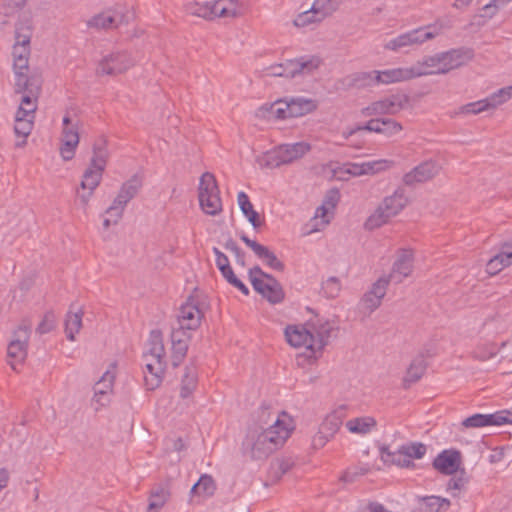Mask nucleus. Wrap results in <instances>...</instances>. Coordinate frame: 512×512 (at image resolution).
Listing matches in <instances>:
<instances>
[{
    "instance_id": "1",
    "label": "nucleus",
    "mask_w": 512,
    "mask_h": 512,
    "mask_svg": "<svg viewBox=\"0 0 512 512\" xmlns=\"http://www.w3.org/2000/svg\"><path fill=\"white\" fill-rule=\"evenodd\" d=\"M294 428L292 417L285 411L267 429L250 427L242 442L243 454L253 460L268 458L284 445Z\"/></svg>"
},
{
    "instance_id": "2",
    "label": "nucleus",
    "mask_w": 512,
    "mask_h": 512,
    "mask_svg": "<svg viewBox=\"0 0 512 512\" xmlns=\"http://www.w3.org/2000/svg\"><path fill=\"white\" fill-rule=\"evenodd\" d=\"M335 326L323 318L310 319L304 324H291L284 330L286 341L295 348H305L309 361H315L328 345Z\"/></svg>"
},
{
    "instance_id": "3",
    "label": "nucleus",
    "mask_w": 512,
    "mask_h": 512,
    "mask_svg": "<svg viewBox=\"0 0 512 512\" xmlns=\"http://www.w3.org/2000/svg\"><path fill=\"white\" fill-rule=\"evenodd\" d=\"M147 346V351L143 355L144 383L147 390H155L161 385L167 366L163 335L160 330L150 332Z\"/></svg>"
},
{
    "instance_id": "4",
    "label": "nucleus",
    "mask_w": 512,
    "mask_h": 512,
    "mask_svg": "<svg viewBox=\"0 0 512 512\" xmlns=\"http://www.w3.org/2000/svg\"><path fill=\"white\" fill-rule=\"evenodd\" d=\"M189 15L203 18L207 21L217 19L231 20L243 14V5L239 0L193 1L185 5Z\"/></svg>"
},
{
    "instance_id": "5",
    "label": "nucleus",
    "mask_w": 512,
    "mask_h": 512,
    "mask_svg": "<svg viewBox=\"0 0 512 512\" xmlns=\"http://www.w3.org/2000/svg\"><path fill=\"white\" fill-rule=\"evenodd\" d=\"M408 199L402 189H397L387 196L365 221V228L373 230L386 224L390 218L399 214L407 205Z\"/></svg>"
},
{
    "instance_id": "6",
    "label": "nucleus",
    "mask_w": 512,
    "mask_h": 512,
    "mask_svg": "<svg viewBox=\"0 0 512 512\" xmlns=\"http://www.w3.org/2000/svg\"><path fill=\"white\" fill-rule=\"evenodd\" d=\"M441 30V26L437 24L418 27L388 40L383 47L388 51L400 52L405 48L420 46L428 40L434 39L441 34Z\"/></svg>"
},
{
    "instance_id": "7",
    "label": "nucleus",
    "mask_w": 512,
    "mask_h": 512,
    "mask_svg": "<svg viewBox=\"0 0 512 512\" xmlns=\"http://www.w3.org/2000/svg\"><path fill=\"white\" fill-rule=\"evenodd\" d=\"M253 289L272 304L280 303L284 299L281 284L270 274L265 273L256 265L248 271Z\"/></svg>"
},
{
    "instance_id": "8",
    "label": "nucleus",
    "mask_w": 512,
    "mask_h": 512,
    "mask_svg": "<svg viewBox=\"0 0 512 512\" xmlns=\"http://www.w3.org/2000/svg\"><path fill=\"white\" fill-rule=\"evenodd\" d=\"M109 157L108 150L104 141H100L93 146V156L89 167L85 170L81 181L83 190H95L100 184Z\"/></svg>"
},
{
    "instance_id": "9",
    "label": "nucleus",
    "mask_w": 512,
    "mask_h": 512,
    "mask_svg": "<svg viewBox=\"0 0 512 512\" xmlns=\"http://www.w3.org/2000/svg\"><path fill=\"white\" fill-rule=\"evenodd\" d=\"M198 197L204 213L214 216L222 211L220 191L212 173L205 172L200 177Z\"/></svg>"
},
{
    "instance_id": "10",
    "label": "nucleus",
    "mask_w": 512,
    "mask_h": 512,
    "mask_svg": "<svg viewBox=\"0 0 512 512\" xmlns=\"http://www.w3.org/2000/svg\"><path fill=\"white\" fill-rule=\"evenodd\" d=\"M410 98L404 92L386 95L361 110L365 117L378 115H396L409 105Z\"/></svg>"
},
{
    "instance_id": "11",
    "label": "nucleus",
    "mask_w": 512,
    "mask_h": 512,
    "mask_svg": "<svg viewBox=\"0 0 512 512\" xmlns=\"http://www.w3.org/2000/svg\"><path fill=\"white\" fill-rule=\"evenodd\" d=\"M346 416L344 405L328 413L320 424L318 432L313 436V447L316 449L322 448L337 433Z\"/></svg>"
},
{
    "instance_id": "12",
    "label": "nucleus",
    "mask_w": 512,
    "mask_h": 512,
    "mask_svg": "<svg viewBox=\"0 0 512 512\" xmlns=\"http://www.w3.org/2000/svg\"><path fill=\"white\" fill-rule=\"evenodd\" d=\"M342 0H315L310 9L300 13L294 19V25L305 27L315 22H321L335 12Z\"/></svg>"
},
{
    "instance_id": "13",
    "label": "nucleus",
    "mask_w": 512,
    "mask_h": 512,
    "mask_svg": "<svg viewBox=\"0 0 512 512\" xmlns=\"http://www.w3.org/2000/svg\"><path fill=\"white\" fill-rule=\"evenodd\" d=\"M142 187V178L135 174L125 181L112 204L108 207V212L115 213L116 219L122 218L127 204L138 194Z\"/></svg>"
},
{
    "instance_id": "14",
    "label": "nucleus",
    "mask_w": 512,
    "mask_h": 512,
    "mask_svg": "<svg viewBox=\"0 0 512 512\" xmlns=\"http://www.w3.org/2000/svg\"><path fill=\"white\" fill-rule=\"evenodd\" d=\"M29 338L30 330L26 326H20L14 331L13 338L7 347L8 364L13 370H16V366L25 360Z\"/></svg>"
},
{
    "instance_id": "15",
    "label": "nucleus",
    "mask_w": 512,
    "mask_h": 512,
    "mask_svg": "<svg viewBox=\"0 0 512 512\" xmlns=\"http://www.w3.org/2000/svg\"><path fill=\"white\" fill-rule=\"evenodd\" d=\"M134 65V61L127 52H114L104 56L98 63L97 75L116 76L124 73Z\"/></svg>"
},
{
    "instance_id": "16",
    "label": "nucleus",
    "mask_w": 512,
    "mask_h": 512,
    "mask_svg": "<svg viewBox=\"0 0 512 512\" xmlns=\"http://www.w3.org/2000/svg\"><path fill=\"white\" fill-rule=\"evenodd\" d=\"M30 26H16L15 44L13 46V69H28V58L30 55Z\"/></svg>"
},
{
    "instance_id": "17",
    "label": "nucleus",
    "mask_w": 512,
    "mask_h": 512,
    "mask_svg": "<svg viewBox=\"0 0 512 512\" xmlns=\"http://www.w3.org/2000/svg\"><path fill=\"white\" fill-rule=\"evenodd\" d=\"M509 423H512V413L507 410H502L491 414H473L462 421V426L465 428H482L487 426H502Z\"/></svg>"
},
{
    "instance_id": "18",
    "label": "nucleus",
    "mask_w": 512,
    "mask_h": 512,
    "mask_svg": "<svg viewBox=\"0 0 512 512\" xmlns=\"http://www.w3.org/2000/svg\"><path fill=\"white\" fill-rule=\"evenodd\" d=\"M178 323L181 331L195 330L199 327L203 313L196 301L190 297L180 306L178 313Z\"/></svg>"
},
{
    "instance_id": "19",
    "label": "nucleus",
    "mask_w": 512,
    "mask_h": 512,
    "mask_svg": "<svg viewBox=\"0 0 512 512\" xmlns=\"http://www.w3.org/2000/svg\"><path fill=\"white\" fill-rule=\"evenodd\" d=\"M115 378V372L107 370L100 380L96 382L93 396V404L95 405L96 410H99L110 403Z\"/></svg>"
},
{
    "instance_id": "20",
    "label": "nucleus",
    "mask_w": 512,
    "mask_h": 512,
    "mask_svg": "<svg viewBox=\"0 0 512 512\" xmlns=\"http://www.w3.org/2000/svg\"><path fill=\"white\" fill-rule=\"evenodd\" d=\"M240 239L253 251L255 256L261 260L266 266L276 271H283L285 265L280 261L275 253L267 246L250 239L247 235L242 234Z\"/></svg>"
},
{
    "instance_id": "21",
    "label": "nucleus",
    "mask_w": 512,
    "mask_h": 512,
    "mask_svg": "<svg viewBox=\"0 0 512 512\" xmlns=\"http://www.w3.org/2000/svg\"><path fill=\"white\" fill-rule=\"evenodd\" d=\"M440 167L434 161H425L403 176V182L407 186L426 182L439 173Z\"/></svg>"
},
{
    "instance_id": "22",
    "label": "nucleus",
    "mask_w": 512,
    "mask_h": 512,
    "mask_svg": "<svg viewBox=\"0 0 512 512\" xmlns=\"http://www.w3.org/2000/svg\"><path fill=\"white\" fill-rule=\"evenodd\" d=\"M389 280L386 277H380L372 284V287L367 291L361 299V305L369 313L376 310L386 295Z\"/></svg>"
},
{
    "instance_id": "23",
    "label": "nucleus",
    "mask_w": 512,
    "mask_h": 512,
    "mask_svg": "<svg viewBox=\"0 0 512 512\" xmlns=\"http://www.w3.org/2000/svg\"><path fill=\"white\" fill-rule=\"evenodd\" d=\"M413 271V253L411 250H402L393 264L392 271L386 277L389 282L399 284Z\"/></svg>"
},
{
    "instance_id": "24",
    "label": "nucleus",
    "mask_w": 512,
    "mask_h": 512,
    "mask_svg": "<svg viewBox=\"0 0 512 512\" xmlns=\"http://www.w3.org/2000/svg\"><path fill=\"white\" fill-rule=\"evenodd\" d=\"M357 130H366L382 134L386 137L397 135L403 130L400 122L391 118H376L369 120L365 125L359 126Z\"/></svg>"
},
{
    "instance_id": "25",
    "label": "nucleus",
    "mask_w": 512,
    "mask_h": 512,
    "mask_svg": "<svg viewBox=\"0 0 512 512\" xmlns=\"http://www.w3.org/2000/svg\"><path fill=\"white\" fill-rule=\"evenodd\" d=\"M79 123L63 128L60 146V155L64 161L73 159L79 144Z\"/></svg>"
},
{
    "instance_id": "26",
    "label": "nucleus",
    "mask_w": 512,
    "mask_h": 512,
    "mask_svg": "<svg viewBox=\"0 0 512 512\" xmlns=\"http://www.w3.org/2000/svg\"><path fill=\"white\" fill-rule=\"evenodd\" d=\"M377 75L375 76L376 82L379 84H394L399 82L408 81L415 78V73L409 67H397L386 70H376Z\"/></svg>"
},
{
    "instance_id": "27",
    "label": "nucleus",
    "mask_w": 512,
    "mask_h": 512,
    "mask_svg": "<svg viewBox=\"0 0 512 512\" xmlns=\"http://www.w3.org/2000/svg\"><path fill=\"white\" fill-rule=\"evenodd\" d=\"M460 465V453L456 450H443L433 461V467L445 475L454 474Z\"/></svg>"
},
{
    "instance_id": "28",
    "label": "nucleus",
    "mask_w": 512,
    "mask_h": 512,
    "mask_svg": "<svg viewBox=\"0 0 512 512\" xmlns=\"http://www.w3.org/2000/svg\"><path fill=\"white\" fill-rule=\"evenodd\" d=\"M321 64L318 56H302L287 62L286 76L294 77L297 74H309Z\"/></svg>"
},
{
    "instance_id": "29",
    "label": "nucleus",
    "mask_w": 512,
    "mask_h": 512,
    "mask_svg": "<svg viewBox=\"0 0 512 512\" xmlns=\"http://www.w3.org/2000/svg\"><path fill=\"white\" fill-rule=\"evenodd\" d=\"M287 113L291 118L301 117L312 113L318 107L316 100L305 97H293L287 102Z\"/></svg>"
},
{
    "instance_id": "30",
    "label": "nucleus",
    "mask_w": 512,
    "mask_h": 512,
    "mask_svg": "<svg viewBox=\"0 0 512 512\" xmlns=\"http://www.w3.org/2000/svg\"><path fill=\"white\" fill-rule=\"evenodd\" d=\"M510 265H512V245L505 243L501 251L487 262L486 270L489 274L494 275Z\"/></svg>"
},
{
    "instance_id": "31",
    "label": "nucleus",
    "mask_w": 512,
    "mask_h": 512,
    "mask_svg": "<svg viewBox=\"0 0 512 512\" xmlns=\"http://www.w3.org/2000/svg\"><path fill=\"white\" fill-rule=\"evenodd\" d=\"M381 460L385 464L396 465L401 468H412L414 467L413 461H409L408 457L404 453L402 446L396 451H391L387 446L380 448Z\"/></svg>"
},
{
    "instance_id": "32",
    "label": "nucleus",
    "mask_w": 512,
    "mask_h": 512,
    "mask_svg": "<svg viewBox=\"0 0 512 512\" xmlns=\"http://www.w3.org/2000/svg\"><path fill=\"white\" fill-rule=\"evenodd\" d=\"M286 165L302 158L311 150V145L307 142H296L291 144L279 145Z\"/></svg>"
},
{
    "instance_id": "33",
    "label": "nucleus",
    "mask_w": 512,
    "mask_h": 512,
    "mask_svg": "<svg viewBox=\"0 0 512 512\" xmlns=\"http://www.w3.org/2000/svg\"><path fill=\"white\" fill-rule=\"evenodd\" d=\"M410 68L415 73H417V75H415V78L426 75L441 74L440 63L437 54L423 58L421 61H418L417 63L411 65Z\"/></svg>"
},
{
    "instance_id": "34",
    "label": "nucleus",
    "mask_w": 512,
    "mask_h": 512,
    "mask_svg": "<svg viewBox=\"0 0 512 512\" xmlns=\"http://www.w3.org/2000/svg\"><path fill=\"white\" fill-rule=\"evenodd\" d=\"M377 75L376 70L372 71H360L349 75L346 78L347 85L352 88L363 89L367 87H373L378 85L375 76Z\"/></svg>"
},
{
    "instance_id": "35",
    "label": "nucleus",
    "mask_w": 512,
    "mask_h": 512,
    "mask_svg": "<svg viewBox=\"0 0 512 512\" xmlns=\"http://www.w3.org/2000/svg\"><path fill=\"white\" fill-rule=\"evenodd\" d=\"M173 365L178 366L185 357L188 350L187 339L184 338V331L173 330L171 334Z\"/></svg>"
},
{
    "instance_id": "36",
    "label": "nucleus",
    "mask_w": 512,
    "mask_h": 512,
    "mask_svg": "<svg viewBox=\"0 0 512 512\" xmlns=\"http://www.w3.org/2000/svg\"><path fill=\"white\" fill-rule=\"evenodd\" d=\"M440 63V73H447L463 64V54L460 50H451L437 54Z\"/></svg>"
},
{
    "instance_id": "37",
    "label": "nucleus",
    "mask_w": 512,
    "mask_h": 512,
    "mask_svg": "<svg viewBox=\"0 0 512 512\" xmlns=\"http://www.w3.org/2000/svg\"><path fill=\"white\" fill-rule=\"evenodd\" d=\"M237 202L240 210L247 218V220L251 223V225L255 229L259 228L262 225V223L260 221L259 214L257 211L254 210L248 195L245 192L240 191L237 195Z\"/></svg>"
},
{
    "instance_id": "38",
    "label": "nucleus",
    "mask_w": 512,
    "mask_h": 512,
    "mask_svg": "<svg viewBox=\"0 0 512 512\" xmlns=\"http://www.w3.org/2000/svg\"><path fill=\"white\" fill-rule=\"evenodd\" d=\"M256 161L261 168L268 169H275L282 165H286L279 146L258 156Z\"/></svg>"
},
{
    "instance_id": "39",
    "label": "nucleus",
    "mask_w": 512,
    "mask_h": 512,
    "mask_svg": "<svg viewBox=\"0 0 512 512\" xmlns=\"http://www.w3.org/2000/svg\"><path fill=\"white\" fill-rule=\"evenodd\" d=\"M122 21L123 17L118 18L117 16L112 15L110 12H104L97 14L88 20L87 26L97 30L109 29L112 27H117Z\"/></svg>"
},
{
    "instance_id": "40",
    "label": "nucleus",
    "mask_w": 512,
    "mask_h": 512,
    "mask_svg": "<svg viewBox=\"0 0 512 512\" xmlns=\"http://www.w3.org/2000/svg\"><path fill=\"white\" fill-rule=\"evenodd\" d=\"M376 426V420L373 417L365 416L350 419L346 422V427L353 434H367Z\"/></svg>"
},
{
    "instance_id": "41",
    "label": "nucleus",
    "mask_w": 512,
    "mask_h": 512,
    "mask_svg": "<svg viewBox=\"0 0 512 512\" xmlns=\"http://www.w3.org/2000/svg\"><path fill=\"white\" fill-rule=\"evenodd\" d=\"M82 316L83 312L81 309H78L77 311L69 310L67 313L65 319V333L68 340H75V335L82 327Z\"/></svg>"
},
{
    "instance_id": "42",
    "label": "nucleus",
    "mask_w": 512,
    "mask_h": 512,
    "mask_svg": "<svg viewBox=\"0 0 512 512\" xmlns=\"http://www.w3.org/2000/svg\"><path fill=\"white\" fill-rule=\"evenodd\" d=\"M496 107H497V105H496L495 101L492 100L491 95H489L488 97H486L484 99H481V100H478L475 102H470V103H467V104L461 106L459 108L458 113L465 114V115L466 114L477 115L481 112L488 111V110L494 109Z\"/></svg>"
},
{
    "instance_id": "43",
    "label": "nucleus",
    "mask_w": 512,
    "mask_h": 512,
    "mask_svg": "<svg viewBox=\"0 0 512 512\" xmlns=\"http://www.w3.org/2000/svg\"><path fill=\"white\" fill-rule=\"evenodd\" d=\"M197 386V372L193 367H187L181 379L180 396L186 399L192 395Z\"/></svg>"
},
{
    "instance_id": "44",
    "label": "nucleus",
    "mask_w": 512,
    "mask_h": 512,
    "mask_svg": "<svg viewBox=\"0 0 512 512\" xmlns=\"http://www.w3.org/2000/svg\"><path fill=\"white\" fill-rule=\"evenodd\" d=\"M450 507V501L440 496H426L422 499V508L424 512H441Z\"/></svg>"
},
{
    "instance_id": "45",
    "label": "nucleus",
    "mask_w": 512,
    "mask_h": 512,
    "mask_svg": "<svg viewBox=\"0 0 512 512\" xmlns=\"http://www.w3.org/2000/svg\"><path fill=\"white\" fill-rule=\"evenodd\" d=\"M426 370V362L422 355L417 356L414 358L409 365L406 376H405V382L413 383L418 381Z\"/></svg>"
},
{
    "instance_id": "46",
    "label": "nucleus",
    "mask_w": 512,
    "mask_h": 512,
    "mask_svg": "<svg viewBox=\"0 0 512 512\" xmlns=\"http://www.w3.org/2000/svg\"><path fill=\"white\" fill-rule=\"evenodd\" d=\"M15 74V92L18 94L29 93V90L34 92L39 91V87H33L30 83V79L26 74L28 69H13Z\"/></svg>"
},
{
    "instance_id": "47",
    "label": "nucleus",
    "mask_w": 512,
    "mask_h": 512,
    "mask_svg": "<svg viewBox=\"0 0 512 512\" xmlns=\"http://www.w3.org/2000/svg\"><path fill=\"white\" fill-rule=\"evenodd\" d=\"M168 498L169 492L167 489L163 487H157L156 489L152 490L149 498L148 511L158 512L165 505Z\"/></svg>"
},
{
    "instance_id": "48",
    "label": "nucleus",
    "mask_w": 512,
    "mask_h": 512,
    "mask_svg": "<svg viewBox=\"0 0 512 512\" xmlns=\"http://www.w3.org/2000/svg\"><path fill=\"white\" fill-rule=\"evenodd\" d=\"M191 492L204 496H211L215 492V483L210 475L204 474L192 486Z\"/></svg>"
},
{
    "instance_id": "49",
    "label": "nucleus",
    "mask_w": 512,
    "mask_h": 512,
    "mask_svg": "<svg viewBox=\"0 0 512 512\" xmlns=\"http://www.w3.org/2000/svg\"><path fill=\"white\" fill-rule=\"evenodd\" d=\"M33 126L34 121L22 119L20 117H18V119H15L14 132L17 137L22 138L21 141L16 142L17 147H21L24 144H26V138L32 132Z\"/></svg>"
},
{
    "instance_id": "50",
    "label": "nucleus",
    "mask_w": 512,
    "mask_h": 512,
    "mask_svg": "<svg viewBox=\"0 0 512 512\" xmlns=\"http://www.w3.org/2000/svg\"><path fill=\"white\" fill-rule=\"evenodd\" d=\"M401 446L409 461H413V459H422L427 452L426 445L420 442H410Z\"/></svg>"
},
{
    "instance_id": "51",
    "label": "nucleus",
    "mask_w": 512,
    "mask_h": 512,
    "mask_svg": "<svg viewBox=\"0 0 512 512\" xmlns=\"http://www.w3.org/2000/svg\"><path fill=\"white\" fill-rule=\"evenodd\" d=\"M391 164L392 161L380 159L363 162L362 168L364 170L365 175H373L378 172L386 170Z\"/></svg>"
},
{
    "instance_id": "52",
    "label": "nucleus",
    "mask_w": 512,
    "mask_h": 512,
    "mask_svg": "<svg viewBox=\"0 0 512 512\" xmlns=\"http://www.w3.org/2000/svg\"><path fill=\"white\" fill-rule=\"evenodd\" d=\"M37 94L38 92H34L33 90H29V93L22 94L19 107L24 112L35 115L37 110Z\"/></svg>"
},
{
    "instance_id": "53",
    "label": "nucleus",
    "mask_w": 512,
    "mask_h": 512,
    "mask_svg": "<svg viewBox=\"0 0 512 512\" xmlns=\"http://www.w3.org/2000/svg\"><path fill=\"white\" fill-rule=\"evenodd\" d=\"M341 290V283L338 278L330 277L322 284V291L328 298H335Z\"/></svg>"
},
{
    "instance_id": "54",
    "label": "nucleus",
    "mask_w": 512,
    "mask_h": 512,
    "mask_svg": "<svg viewBox=\"0 0 512 512\" xmlns=\"http://www.w3.org/2000/svg\"><path fill=\"white\" fill-rule=\"evenodd\" d=\"M56 326V315L54 314V312L52 311H49L47 312L42 321L39 323L38 327H37V331L40 333V334H46V333H49L50 331H52Z\"/></svg>"
},
{
    "instance_id": "55",
    "label": "nucleus",
    "mask_w": 512,
    "mask_h": 512,
    "mask_svg": "<svg viewBox=\"0 0 512 512\" xmlns=\"http://www.w3.org/2000/svg\"><path fill=\"white\" fill-rule=\"evenodd\" d=\"M512 97V85L503 87L491 94V99L499 106Z\"/></svg>"
},
{
    "instance_id": "56",
    "label": "nucleus",
    "mask_w": 512,
    "mask_h": 512,
    "mask_svg": "<svg viewBox=\"0 0 512 512\" xmlns=\"http://www.w3.org/2000/svg\"><path fill=\"white\" fill-rule=\"evenodd\" d=\"M332 215H333V210H331L329 207H327L326 205H324L322 203V205L316 209L314 218L320 219L321 226L325 227L326 225H328L330 223Z\"/></svg>"
},
{
    "instance_id": "57",
    "label": "nucleus",
    "mask_w": 512,
    "mask_h": 512,
    "mask_svg": "<svg viewBox=\"0 0 512 512\" xmlns=\"http://www.w3.org/2000/svg\"><path fill=\"white\" fill-rule=\"evenodd\" d=\"M465 479L463 477L451 478L447 483V491L451 493L452 496H458L459 492L465 486Z\"/></svg>"
},
{
    "instance_id": "58",
    "label": "nucleus",
    "mask_w": 512,
    "mask_h": 512,
    "mask_svg": "<svg viewBox=\"0 0 512 512\" xmlns=\"http://www.w3.org/2000/svg\"><path fill=\"white\" fill-rule=\"evenodd\" d=\"M287 102L288 100H279L276 101L272 106V113L278 118V119H286L291 118L290 115H288L287 111Z\"/></svg>"
},
{
    "instance_id": "59",
    "label": "nucleus",
    "mask_w": 512,
    "mask_h": 512,
    "mask_svg": "<svg viewBox=\"0 0 512 512\" xmlns=\"http://www.w3.org/2000/svg\"><path fill=\"white\" fill-rule=\"evenodd\" d=\"M340 200V192L338 189L329 190L323 200V204L334 211Z\"/></svg>"
},
{
    "instance_id": "60",
    "label": "nucleus",
    "mask_w": 512,
    "mask_h": 512,
    "mask_svg": "<svg viewBox=\"0 0 512 512\" xmlns=\"http://www.w3.org/2000/svg\"><path fill=\"white\" fill-rule=\"evenodd\" d=\"M212 251L215 255L216 266L220 271L230 266L228 257L223 252H221L217 247H213Z\"/></svg>"
},
{
    "instance_id": "61",
    "label": "nucleus",
    "mask_w": 512,
    "mask_h": 512,
    "mask_svg": "<svg viewBox=\"0 0 512 512\" xmlns=\"http://www.w3.org/2000/svg\"><path fill=\"white\" fill-rule=\"evenodd\" d=\"M27 0H4L3 8L6 9L5 14L10 15L14 11L23 8Z\"/></svg>"
},
{
    "instance_id": "62",
    "label": "nucleus",
    "mask_w": 512,
    "mask_h": 512,
    "mask_svg": "<svg viewBox=\"0 0 512 512\" xmlns=\"http://www.w3.org/2000/svg\"><path fill=\"white\" fill-rule=\"evenodd\" d=\"M510 1L511 0H491L489 3L484 5L483 9L487 14L493 15L499 6L505 5Z\"/></svg>"
},
{
    "instance_id": "63",
    "label": "nucleus",
    "mask_w": 512,
    "mask_h": 512,
    "mask_svg": "<svg viewBox=\"0 0 512 512\" xmlns=\"http://www.w3.org/2000/svg\"><path fill=\"white\" fill-rule=\"evenodd\" d=\"M347 172L353 176H362L365 175L364 170L362 168V163H352L349 165Z\"/></svg>"
},
{
    "instance_id": "64",
    "label": "nucleus",
    "mask_w": 512,
    "mask_h": 512,
    "mask_svg": "<svg viewBox=\"0 0 512 512\" xmlns=\"http://www.w3.org/2000/svg\"><path fill=\"white\" fill-rule=\"evenodd\" d=\"M368 510L370 512H390L388 511L385 506L378 502H372L368 506Z\"/></svg>"
}]
</instances>
